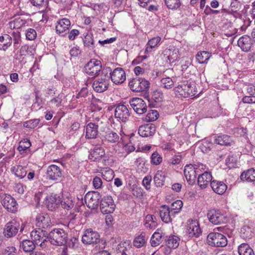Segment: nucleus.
<instances>
[{"instance_id": "29", "label": "nucleus", "mask_w": 255, "mask_h": 255, "mask_svg": "<svg viewBox=\"0 0 255 255\" xmlns=\"http://www.w3.org/2000/svg\"><path fill=\"white\" fill-rule=\"evenodd\" d=\"M210 186L212 190L217 194L222 195L227 189V186L222 181L212 180L211 182Z\"/></svg>"}, {"instance_id": "55", "label": "nucleus", "mask_w": 255, "mask_h": 255, "mask_svg": "<svg viewBox=\"0 0 255 255\" xmlns=\"http://www.w3.org/2000/svg\"><path fill=\"white\" fill-rule=\"evenodd\" d=\"M162 161V157L157 152H154L151 156V162L152 164L157 165H159Z\"/></svg>"}, {"instance_id": "34", "label": "nucleus", "mask_w": 255, "mask_h": 255, "mask_svg": "<svg viewBox=\"0 0 255 255\" xmlns=\"http://www.w3.org/2000/svg\"><path fill=\"white\" fill-rule=\"evenodd\" d=\"M165 174L162 170H158L153 178L154 184L156 187H161L164 185Z\"/></svg>"}, {"instance_id": "64", "label": "nucleus", "mask_w": 255, "mask_h": 255, "mask_svg": "<svg viewBox=\"0 0 255 255\" xmlns=\"http://www.w3.org/2000/svg\"><path fill=\"white\" fill-rule=\"evenodd\" d=\"M246 90L250 96H253L255 94V86L253 84L247 85Z\"/></svg>"}, {"instance_id": "42", "label": "nucleus", "mask_w": 255, "mask_h": 255, "mask_svg": "<svg viewBox=\"0 0 255 255\" xmlns=\"http://www.w3.org/2000/svg\"><path fill=\"white\" fill-rule=\"evenodd\" d=\"M211 56V54L207 51H200L196 55L197 61L201 64L207 63V61Z\"/></svg>"}, {"instance_id": "16", "label": "nucleus", "mask_w": 255, "mask_h": 255, "mask_svg": "<svg viewBox=\"0 0 255 255\" xmlns=\"http://www.w3.org/2000/svg\"><path fill=\"white\" fill-rule=\"evenodd\" d=\"M36 226L39 229H47L52 226V223L49 215L46 213L38 214L35 218Z\"/></svg>"}, {"instance_id": "5", "label": "nucleus", "mask_w": 255, "mask_h": 255, "mask_svg": "<svg viewBox=\"0 0 255 255\" xmlns=\"http://www.w3.org/2000/svg\"><path fill=\"white\" fill-rule=\"evenodd\" d=\"M149 82L143 78H133L128 83L131 90L140 92L147 90L149 87Z\"/></svg>"}, {"instance_id": "27", "label": "nucleus", "mask_w": 255, "mask_h": 255, "mask_svg": "<svg viewBox=\"0 0 255 255\" xmlns=\"http://www.w3.org/2000/svg\"><path fill=\"white\" fill-rule=\"evenodd\" d=\"M159 215L162 221L166 223L171 222V216L174 215L172 211H170L168 206H162L159 210Z\"/></svg>"}, {"instance_id": "50", "label": "nucleus", "mask_w": 255, "mask_h": 255, "mask_svg": "<svg viewBox=\"0 0 255 255\" xmlns=\"http://www.w3.org/2000/svg\"><path fill=\"white\" fill-rule=\"evenodd\" d=\"M158 116L157 111L151 110L147 114L145 120L148 122L154 121L158 119Z\"/></svg>"}, {"instance_id": "63", "label": "nucleus", "mask_w": 255, "mask_h": 255, "mask_svg": "<svg viewBox=\"0 0 255 255\" xmlns=\"http://www.w3.org/2000/svg\"><path fill=\"white\" fill-rule=\"evenodd\" d=\"M102 183L103 182L101 178L97 176L94 178L93 180V184L95 188H100L102 185Z\"/></svg>"}, {"instance_id": "12", "label": "nucleus", "mask_w": 255, "mask_h": 255, "mask_svg": "<svg viewBox=\"0 0 255 255\" xmlns=\"http://www.w3.org/2000/svg\"><path fill=\"white\" fill-rule=\"evenodd\" d=\"M100 207L103 213L110 214L114 211L116 205L112 196H106L101 200Z\"/></svg>"}, {"instance_id": "22", "label": "nucleus", "mask_w": 255, "mask_h": 255, "mask_svg": "<svg viewBox=\"0 0 255 255\" xmlns=\"http://www.w3.org/2000/svg\"><path fill=\"white\" fill-rule=\"evenodd\" d=\"M253 45L252 38L247 35L242 36L238 40V45L245 52L250 51Z\"/></svg>"}, {"instance_id": "43", "label": "nucleus", "mask_w": 255, "mask_h": 255, "mask_svg": "<svg viewBox=\"0 0 255 255\" xmlns=\"http://www.w3.org/2000/svg\"><path fill=\"white\" fill-rule=\"evenodd\" d=\"M26 20L22 16H18L14 18V20L10 22V27L13 28L19 29L24 26Z\"/></svg>"}, {"instance_id": "56", "label": "nucleus", "mask_w": 255, "mask_h": 255, "mask_svg": "<svg viewBox=\"0 0 255 255\" xmlns=\"http://www.w3.org/2000/svg\"><path fill=\"white\" fill-rule=\"evenodd\" d=\"M161 38L159 36L155 37L150 39L147 43V47L146 50H148V48L152 49L156 47L158 43L160 42Z\"/></svg>"}, {"instance_id": "35", "label": "nucleus", "mask_w": 255, "mask_h": 255, "mask_svg": "<svg viewBox=\"0 0 255 255\" xmlns=\"http://www.w3.org/2000/svg\"><path fill=\"white\" fill-rule=\"evenodd\" d=\"M162 240V232L160 230H157V231L152 235L150 243L152 247H156L158 246Z\"/></svg>"}, {"instance_id": "49", "label": "nucleus", "mask_w": 255, "mask_h": 255, "mask_svg": "<svg viewBox=\"0 0 255 255\" xmlns=\"http://www.w3.org/2000/svg\"><path fill=\"white\" fill-rule=\"evenodd\" d=\"M183 206V203L181 200H178L174 202L171 206L170 211H172L173 214L178 213Z\"/></svg>"}, {"instance_id": "62", "label": "nucleus", "mask_w": 255, "mask_h": 255, "mask_svg": "<svg viewBox=\"0 0 255 255\" xmlns=\"http://www.w3.org/2000/svg\"><path fill=\"white\" fill-rule=\"evenodd\" d=\"M152 178L151 176H146L144 177L142 180V184L146 190L150 189V182Z\"/></svg>"}, {"instance_id": "10", "label": "nucleus", "mask_w": 255, "mask_h": 255, "mask_svg": "<svg viewBox=\"0 0 255 255\" xmlns=\"http://www.w3.org/2000/svg\"><path fill=\"white\" fill-rule=\"evenodd\" d=\"M1 204L9 212L14 213L17 211V204L15 200L10 195L3 194L1 196Z\"/></svg>"}, {"instance_id": "51", "label": "nucleus", "mask_w": 255, "mask_h": 255, "mask_svg": "<svg viewBox=\"0 0 255 255\" xmlns=\"http://www.w3.org/2000/svg\"><path fill=\"white\" fill-rule=\"evenodd\" d=\"M83 43L85 46L88 47L90 49H94V40L91 34H87L83 39Z\"/></svg>"}, {"instance_id": "26", "label": "nucleus", "mask_w": 255, "mask_h": 255, "mask_svg": "<svg viewBox=\"0 0 255 255\" xmlns=\"http://www.w3.org/2000/svg\"><path fill=\"white\" fill-rule=\"evenodd\" d=\"M198 175V184L202 189L206 188L209 183L212 181V176L210 172L205 171Z\"/></svg>"}, {"instance_id": "39", "label": "nucleus", "mask_w": 255, "mask_h": 255, "mask_svg": "<svg viewBox=\"0 0 255 255\" xmlns=\"http://www.w3.org/2000/svg\"><path fill=\"white\" fill-rule=\"evenodd\" d=\"M176 81L174 79H172L169 77L163 78L160 80V86L166 89H170L173 87Z\"/></svg>"}, {"instance_id": "25", "label": "nucleus", "mask_w": 255, "mask_h": 255, "mask_svg": "<svg viewBox=\"0 0 255 255\" xmlns=\"http://www.w3.org/2000/svg\"><path fill=\"white\" fill-rule=\"evenodd\" d=\"M46 200V205L47 209L50 211L55 210L60 203V198L56 194H51L48 196Z\"/></svg>"}, {"instance_id": "33", "label": "nucleus", "mask_w": 255, "mask_h": 255, "mask_svg": "<svg viewBox=\"0 0 255 255\" xmlns=\"http://www.w3.org/2000/svg\"><path fill=\"white\" fill-rule=\"evenodd\" d=\"M242 180L248 182H254L255 181V170L254 168H250L246 171L243 172L240 176Z\"/></svg>"}, {"instance_id": "52", "label": "nucleus", "mask_w": 255, "mask_h": 255, "mask_svg": "<svg viewBox=\"0 0 255 255\" xmlns=\"http://www.w3.org/2000/svg\"><path fill=\"white\" fill-rule=\"evenodd\" d=\"M166 6L170 9H177L181 5L180 0H164Z\"/></svg>"}, {"instance_id": "57", "label": "nucleus", "mask_w": 255, "mask_h": 255, "mask_svg": "<svg viewBox=\"0 0 255 255\" xmlns=\"http://www.w3.org/2000/svg\"><path fill=\"white\" fill-rule=\"evenodd\" d=\"M26 37L29 40H33L36 37V32L32 28H28L25 34Z\"/></svg>"}, {"instance_id": "54", "label": "nucleus", "mask_w": 255, "mask_h": 255, "mask_svg": "<svg viewBox=\"0 0 255 255\" xmlns=\"http://www.w3.org/2000/svg\"><path fill=\"white\" fill-rule=\"evenodd\" d=\"M33 6L38 7L39 8H45L48 6V1H45L44 0H29Z\"/></svg>"}, {"instance_id": "48", "label": "nucleus", "mask_w": 255, "mask_h": 255, "mask_svg": "<svg viewBox=\"0 0 255 255\" xmlns=\"http://www.w3.org/2000/svg\"><path fill=\"white\" fill-rule=\"evenodd\" d=\"M241 4L240 2H238L237 1L233 0V1L231 2L230 6L231 9H226L225 8H224L222 9V11L229 13H236L237 11L239 9V7L240 6Z\"/></svg>"}, {"instance_id": "41", "label": "nucleus", "mask_w": 255, "mask_h": 255, "mask_svg": "<svg viewBox=\"0 0 255 255\" xmlns=\"http://www.w3.org/2000/svg\"><path fill=\"white\" fill-rule=\"evenodd\" d=\"M60 203L62 207L67 210L72 209L75 205V201L72 197H67L61 201Z\"/></svg>"}, {"instance_id": "13", "label": "nucleus", "mask_w": 255, "mask_h": 255, "mask_svg": "<svg viewBox=\"0 0 255 255\" xmlns=\"http://www.w3.org/2000/svg\"><path fill=\"white\" fill-rule=\"evenodd\" d=\"M199 170L192 164H187L185 166L184 174L189 184L192 185L195 182L196 176L199 174Z\"/></svg>"}, {"instance_id": "21", "label": "nucleus", "mask_w": 255, "mask_h": 255, "mask_svg": "<svg viewBox=\"0 0 255 255\" xmlns=\"http://www.w3.org/2000/svg\"><path fill=\"white\" fill-rule=\"evenodd\" d=\"M71 25L70 21L67 18L59 20L56 24V31L61 36H65Z\"/></svg>"}, {"instance_id": "7", "label": "nucleus", "mask_w": 255, "mask_h": 255, "mask_svg": "<svg viewBox=\"0 0 255 255\" xmlns=\"http://www.w3.org/2000/svg\"><path fill=\"white\" fill-rule=\"evenodd\" d=\"M207 240L209 245L216 247H224L227 245L226 237L218 233H212L208 235Z\"/></svg>"}, {"instance_id": "6", "label": "nucleus", "mask_w": 255, "mask_h": 255, "mask_svg": "<svg viewBox=\"0 0 255 255\" xmlns=\"http://www.w3.org/2000/svg\"><path fill=\"white\" fill-rule=\"evenodd\" d=\"M84 71L88 75L94 77L98 76L102 72V64L100 61L93 59L84 67Z\"/></svg>"}, {"instance_id": "30", "label": "nucleus", "mask_w": 255, "mask_h": 255, "mask_svg": "<svg viewBox=\"0 0 255 255\" xmlns=\"http://www.w3.org/2000/svg\"><path fill=\"white\" fill-rule=\"evenodd\" d=\"M12 44V37L8 34L0 36V50L6 51Z\"/></svg>"}, {"instance_id": "36", "label": "nucleus", "mask_w": 255, "mask_h": 255, "mask_svg": "<svg viewBox=\"0 0 255 255\" xmlns=\"http://www.w3.org/2000/svg\"><path fill=\"white\" fill-rule=\"evenodd\" d=\"M35 243L30 240H24L20 244V247L24 252H31L35 248Z\"/></svg>"}, {"instance_id": "32", "label": "nucleus", "mask_w": 255, "mask_h": 255, "mask_svg": "<svg viewBox=\"0 0 255 255\" xmlns=\"http://www.w3.org/2000/svg\"><path fill=\"white\" fill-rule=\"evenodd\" d=\"M215 142L221 145H231L232 142V138L227 135H221L215 136Z\"/></svg>"}, {"instance_id": "59", "label": "nucleus", "mask_w": 255, "mask_h": 255, "mask_svg": "<svg viewBox=\"0 0 255 255\" xmlns=\"http://www.w3.org/2000/svg\"><path fill=\"white\" fill-rule=\"evenodd\" d=\"M16 249L13 246L6 247L2 252L3 255H15Z\"/></svg>"}, {"instance_id": "4", "label": "nucleus", "mask_w": 255, "mask_h": 255, "mask_svg": "<svg viewBox=\"0 0 255 255\" xmlns=\"http://www.w3.org/2000/svg\"><path fill=\"white\" fill-rule=\"evenodd\" d=\"M47 233L41 229H37L33 230L30 234L31 239L37 245H39L41 248H44L46 246V243L48 241Z\"/></svg>"}, {"instance_id": "46", "label": "nucleus", "mask_w": 255, "mask_h": 255, "mask_svg": "<svg viewBox=\"0 0 255 255\" xmlns=\"http://www.w3.org/2000/svg\"><path fill=\"white\" fill-rule=\"evenodd\" d=\"M253 236L251 228L248 226H244L241 229V236L244 239H251Z\"/></svg>"}, {"instance_id": "45", "label": "nucleus", "mask_w": 255, "mask_h": 255, "mask_svg": "<svg viewBox=\"0 0 255 255\" xmlns=\"http://www.w3.org/2000/svg\"><path fill=\"white\" fill-rule=\"evenodd\" d=\"M104 137L106 141L110 143L118 142L120 138L119 135L112 131L107 132Z\"/></svg>"}, {"instance_id": "9", "label": "nucleus", "mask_w": 255, "mask_h": 255, "mask_svg": "<svg viewBox=\"0 0 255 255\" xmlns=\"http://www.w3.org/2000/svg\"><path fill=\"white\" fill-rule=\"evenodd\" d=\"M209 221L214 225L224 224L228 222V218L214 209L209 210L207 213Z\"/></svg>"}, {"instance_id": "40", "label": "nucleus", "mask_w": 255, "mask_h": 255, "mask_svg": "<svg viewBox=\"0 0 255 255\" xmlns=\"http://www.w3.org/2000/svg\"><path fill=\"white\" fill-rule=\"evenodd\" d=\"M31 145V144L30 140L27 138H25L19 142L17 150L20 154H24L26 152Z\"/></svg>"}, {"instance_id": "11", "label": "nucleus", "mask_w": 255, "mask_h": 255, "mask_svg": "<svg viewBox=\"0 0 255 255\" xmlns=\"http://www.w3.org/2000/svg\"><path fill=\"white\" fill-rule=\"evenodd\" d=\"M20 224L15 220H12L7 223L3 228V236L10 238L15 236L19 229Z\"/></svg>"}, {"instance_id": "1", "label": "nucleus", "mask_w": 255, "mask_h": 255, "mask_svg": "<svg viewBox=\"0 0 255 255\" xmlns=\"http://www.w3.org/2000/svg\"><path fill=\"white\" fill-rule=\"evenodd\" d=\"M174 91L177 96L184 98L195 97L198 95L195 84L188 81L179 84Z\"/></svg>"}, {"instance_id": "3", "label": "nucleus", "mask_w": 255, "mask_h": 255, "mask_svg": "<svg viewBox=\"0 0 255 255\" xmlns=\"http://www.w3.org/2000/svg\"><path fill=\"white\" fill-rule=\"evenodd\" d=\"M47 238L51 244L55 246H63L67 243L68 235L62 229H54L48 234Z\"/></svg>"}, {"instance_id": "31", "label": "nucleus", "mask_w": 255, "mask_h": 255, "mask_svg": "<svg viewBox=\"0 0 255 255\" xmlns=\"http://www.w3.org/2000/svg\"><path fill=\"white\" fill-rule=\"evenodd\" d=\"M26 167L20 165H17L11 168V171L19 179L24 178L27 173Z\"/></svg>"}, {"instance_id": "53", "label": "nucleus", "mask_w": 255, "mask_h": 255, "mask_svg": "<svg viewBox=\"0 0 255 255\" xmlns=\"http://www.w3.org/2000/svg\"><path fill=\"white\" fill-rule=\"evenodd\" d=\"M40 120L39 119H34L26 121L23 123V127L29 128H34L39 124Z\"/></svg>"}, {"instance_id": "37", "label": "nucleus", "mask_w": 255, "mask_h": 255, "mask_svg": "<svg viewBox=\"0 0 255 255\" xmlns=\"http://www.w3.org/2000/svg\"><path fill=\"white\" fill-rule=\"evenodd\" d=\"M166 245L169 248L175 249L177 248L179 245V239L175 236H170L167 237L165 239Z\"/></svg>"}, {"instance_id": "18", "label": "nucleus", "mask_w": 255, "mask_h": 255, "mask_svg": "<svg viewBox=\"0 0 255 255\" xmlns=\"http://www.w3.org/2000/svg\"><path fill=\"white\" fill-rule=\"evenodd\" d=\"M130 106L139 115L145 113L147 111V106L145 102L141 98H133L129 101Z\"/></svg>"}, {"instance_id": "24", "label": "nucleus", "mask_w": 255, "mask_h": 255, "mask_svg": "<svg viewBox=\"0 0 255 255\" xmlns=\"http://www.w3.org/2000/svg\"><path fill=\"white\" fill-rule=\"evenodd\" d=\"M105 155L104 149L99 145H97L93 149L91 150L88 158L91 161H98Z\"/></svg>"}, {"instance_id": "8", "label": "nucleus", "mask_w": 255, "mask_h": 255, "mask_svg": "<svg viewBox=\"0 0 255 255\" xmlns=\"http://www.w3.org/2000/svg\"><path fill=\"white\" fill-rule=\"evenodd\" d=\"M199 223L196 220L189 219L187 222L186 233L190 238H199L202 235Z\"/></svg>"}, {"instance_id": "38", "label": "nucleus", "mask_w": 255, "mask_h": 255, "mask_svg": "<svg viewBox=\"0 0 255 255\" xmlns=\"http://www.w3.org/2000/svg\"><path fill=\"white\" fill-rule=\"evenodd\" d=\"M240 255H255L253 250L247 244H242L238 248Z\"/></svg>"}, {"instance_id": "14", "label": "nucleus", "mask_w": 255, "mask_h": 255, "mask_svg": "<svg viewBox=\"0 0 255 255\" xmlns=\"http://www.w3.org/2000/svg\"><path fill=\"white\" fill-rule=\"evenodd\" d=\"M108 75L110 76L112 81L117 85L124 83L126 79V73L122 68H117L113 72L110 68Z\"/></svg>"}, {"instance_id": "2", "label": "nucleus", "mask_w": 255, "mask_h": 255, "mask_svg": "<svg viewBox=\"0 0 255 255\" xmlns=\"http://www.w3.org/2000/svg\"><path fill=\"white\" fill-rule=\"evenodd\" d=\"M110 71V68L103 69L100 77L94 81L92 86L95 92L103 93L108 89L110 78V76L108 75Z\"/></svg>"}, {"instance_id": "17", "label": "nucleus", "mask_w": 255, "mask_h": 255, "mask_svg": "<svg viewBox=\"0 0 255 255\" xmlns=\"http://www.w3.org/2000/svg\"><path fill=\"white\" fill-rule=\"evenodd\" d=\"M115 116L123 122H126L128 121L130 113L128 106L124 104L117 105L115 110Z\"/></svg>"}, {"instance_id": "60", "label": "nucleus", "mask_w": 255, "mask_h": 255, "mask_svg": "<svg viewBox=\"0 0 255 255\" xmlns=\"http://www.w3.org/2000/svg\"><path fill=\"white\" fill-rule=\"evenodd\" d=\"M80 125L78 122H74L70 127L69 132L70 134H74L79 130Z\"/></svg>"}, {"instance_id": "58", "label": "nucleus", "mask_w": 255, "mask_h": 255, "mask_svg": "<svg viewBox=\"0 0 255 255\" xmlns=\"http://www.w3.org/2000/svg\"><path fill=\"white\" fill-rule=\"evenodd\" d=\"M152 98L155 102H160L162 101L163 94L160 91L156 90L153 92Z\"/></svg>"}, {"instance_id": "61", "label": "nucleus", "mask_w": 255, "mask_h": 255, "mask_svg": "<svg viewBox=\"0 0 255 255\" xmlns=\"http://www.w3.org/2000/svg\"><path fill=\"white\" fill-rule=\"evenodd\" d=\"M36 101L33 104L32 107L35 110L40 109L42 107V100L39 98L37 94L35 95Z\"/></svg>"}, {"instance_id": "20", "label": "nucleus", "mask_w": 255, "mask_h": 255, "mask_svg": "<svg viewBox=\"0 0 255 255\" xmlns=\"http://www.w3.org/2000/svg\"><path fill=\"white\" fill-rule=\"evenodd\" d=\"M62 170L58 166L55 164L49 165L47 169V176L50 180H58L62 176Z\"/></svg>"}, {"instance_id": "28", "label": "nucleus", "mask_w": 255, "mask_h": 255, "mask_svg": "<svg viewBox=\"0 0 255 255\" xmlns=\"http://www.w3.org/2000/svg\"><path fill=\"white\" fill-rule=\"evenodd\" d=\"M155 132V127L153 125H146L139 127L138 133L142 137H148L152 136Z\"/></svg>"}, {"instance_id": "19", "label": "nucleus", "mask_w": 255, "mask_h": 255, "mask_svg": "<svg viewBox=\"0 0 255 255\" xmlns=\"http://www.w3.org/2000/svg\"><path fill=\"white\" fill-rule=\"evenodd\" d=\"M101 195L98 192H88L85 196V202L87 206L92 209L98 207Z\"/></svg>"}, {"instance_id": "23", "label": "nucleus", "mask_w": 255, "mask_h": 255, "mask_svg": "<svg viewBox=\"0 0 255 255\" xmlns=\"http://www.w3.org/2000/svg\"><path fill=\"white\" fill-rule=\"evenodd\" d=\"M99 127L98 123L88 124L86 128L85 138L88 139L96 138L98 133Z\"/></svg>"}, {"instance_id": "15", "label": "nucleus", "mask_w": 255, "mask_h": 255, "mask_svg": "<svg viewBox=\"0 0 255 255\" xmlns=\"http://www.w3.org/2000/svg\"><path fill=\"white\" fill-rule=\"evenodd\" d=\"M82 240L85 244H96L100 242V235L92 229H88L85 231Z\"/></svg>"}, {"instance_id": "47", "label": "nucleus", "mask_w": 255, "mask_h": 255, "mask_svg": "<svg viewBox=\"0 0 255 255\" xmlns=\"http://www.w3.org/2000/svg\"><path fill=\"white\" fill-rule=\"evenodd\" d=\"M146 243L144 233H141L138 237H136L133 241V245L136 248L143 247Z\"/></svg>"}, {"instance_id": "44", "label": "nucleus", "mask_w": 255, "mask_h": 255, "mask_svg": "<svg viewBox=\"0 0 255 255\" xmlns=\"http://www.w3.org/2000/svg\"><path fill=\"white\" fill-rule=\"evenodd\" d=\"M12 42H13V46L14 51L19 48L21 42L20 34L19 32H13L11 34Z\"/></svg>"}]
</instances>
